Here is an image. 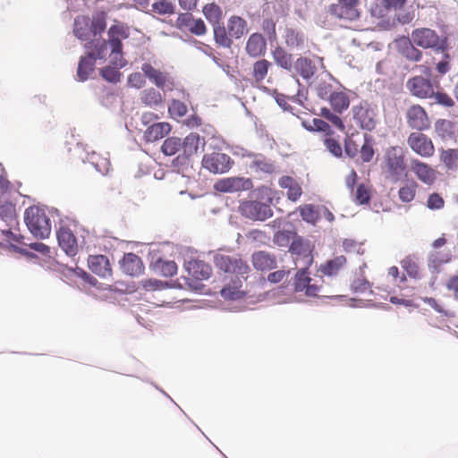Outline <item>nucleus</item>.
<instances>
[{
  "label": "nucleus",
  "mask_w": 458,
  "mask_h": 458,
  "mask_svg": "<svg viewBox=\"0 0 458 458\" xmlns=\"http://www.w3.org/2000/svg\"><path fill=\"white\" fill-rule=\"evenodd\" d=\"M214 26V38L216 43L222 47L230 48L233 45L232 36L223 24L217 23Z\"/></svg>",
  "instance_id": "36"
},
{
  "label": "nucleus",
  "mask_w": 458,
  "mask_h": 458,
  "mask_svg": "<svg viewBox=\"0 0 458 458\" xmlns=\"http://www.w3.org/2000/svg\"><path fill=\"white\" fill-rule=\"evenodd\" d=\"M440 160L447 169L454 170L457 167L458 149H440Z\"/></svg>",
  "instance_id": "41"
},
{
  "label": "nucleus",
  "mask_w": 458,
  "mask_h": 458,
  "mask_svg": "<svg viewBox=\"0 0 458 458\" xmlns=\"http://www.w3.org/2000/svg\"><path fill=\"white\" fill-rule=\"evenodd\" d=\"M334 131L327 132L323 140L326 148L335 157H341L343 155L342 146L338 140L333 138Z\"/></svg>",
  "instance_id": "45"
},
{
  "label": "nucleus",
  "mask_w": 458,
  "mask_h": 458,
  "mask_svg": "<svg viewBox=\"0 0 458 458\" xmlns=\"http://www.w3.org/2000/svg\"><path fill=\"white\" fill-rule=\"evenodd\" d=\"M411 170L418 180L426 185H432L437 180V171L428 164L419 159L411 161Z\"/></svg>",
  "instance_id": "13"
},
{
  "label": "nucleus",
  "mask_w": 458,
  "mask_h": 458,
  "mask_svg": "<svg viewBox=\"0 0 458 458\" xmlns=\"http://www.w3.org/2000/svg\"><path fill=\"white\" fill-rule=\"evenodd\" d=\"M384 163L386 174L394 181L399 180L406 171L404 152L401 147L388 148L384 156Z\"/></svg>",
  "instance_id": "5"
},
{
  "label": "nucleus",
  "mask_w": 458,
  "mask_h": 458,
  "mask_svg": "<svg viewBox=\"0 0 458 458\" xmlns=\"http://www.w3.org/2000/svg\"><path fill=\"white\" fill-rule=\"evenodd\" d=\"M89 163L96 168V170L103 175H106L111 170V162L109 157L103 156L97 152H92L89 156Z\"/></svg>",
  "instance_id": "35"
},
{
  "label": "nucleus",
  "mask_w": 458,
  "mask_h": 458,
  "mask_svg": "<svg viewBox=\"0 0 458 458\" xmlns=\"http://www.w3.org/2000/svg\"><path fill=\"white\" fill-rule=\"evenodd\" d=\"M215 265L220 270L235 275L220 291L221 296L225 300H237L244 296L242 291V280L247 279L250 268L239 256L216 254L214 258Z\"/></svg>",
  "instance_id": "2"
},
{
  "label": "nucleus",
  "mask_w": 458,
  "mask_h": 458,
  "mask_svg": "<svg viewBox=\"0 0 458 458\" xmlns=\"http://www.w3.org/2000/svg\"><path fill=\"white\" fill-rule=\"evenodd\" d=\"M92 36H97L105 31L106 28V15L104 12H98L89 18Z\"/></svg>",
  "instance_id": "40"
},
{
  "label": "nucleus",
  "mask_w": 458,
  "mask_h": 458,
  "mask_svg": "<svg viewBox=\"0 0 458 458\" xmlns=\"http://www.w3.org/2000/svg\"><path fill=\"white\" fill-rule=\"evenodd\" d=\"M89 269L97 276L106 278L112 275L109 259L105 255H92L89 257Z\"/></svg>",
  "instance_id": "18"
},
{
  "label": "nucleus",
  "mask_w": 458,
  "mask_h": 458,
  "mask_svg": "<svg viewBox=\"0 0 458 458\" xmlns=\"http://www.w3.org/2000/svg\"><path fill=\"white\" fill-rule=\"evenodd\" d=\"M0 218L6 223H12L16 220V210L15 206L9 202L5 201L4 203H0Z\"/></svg>",
  "instance_id": "51"
},
{
  "label": "nucleus",
  "mask_w": 458,
  "mask_h": 458,
  "mask_svg": "<svg viewBox=\"0 0 458 458\" xmlns=\"http://www.w3.org/2000/svg\"><path fill=\"white\" fill-rule=\"evenodd\" d=\"M229 34L234 38H241L247 32V22L240 16L233 15L227 21Z\"/></svg>",
  "instance_id": "31"
},
{
  "label": "nucleus",
  "mask_w": 458,
  "mask_h": 458,
  "mask_svg": "<svg viewBox=\"0 0 458 458\" xmlns=\"http://www.w3.org/2000/svg\"><path fill=\"white\" fill-rule=\"evenodd\" d=\"M199 136L195 132H191L187 135L183 140H182V155L185 157H191L195 155L199 147Z\"/></svg>",
  "instance_id": "33"
},
{
  "label": "nucleus",
  "mask_w": 458,
  "mask_h": 458,
  "mask_svg": "<svg viewBox=\"0 0 458 458\" xmlns=\"http://www.w3.org/2000/svg\"><path fill=\"white\" fill-rule=\"evenodd\" d=\"M401 266L411 277L416 278L419 276V266L417 264L416 259L413 257H405L401 261Z\"/></svg>",
  "instance_id": "53"
},
{
  "label": "nucleus",
  "mask_w": 458,
  "mask_h": 458,
  "mask_svg": "<svg viewBox=\"0 0 458 458\" xmlns=\"http://www.w3.org/2000/svg\"><path fill=\"white\" fill-rule=\"evenodd\" d=\"M162 152L165 156H173L182 150V140L177 137H169L162 144Z\"/></svg>",
  "instance_id": "46"
},
{
  "label": "nucleus",
  "mask_w": 458,
  "mask_h": 458,
  "mask_svg": "<svg viewBox=\"0 0 458 458\" xmlns=\"http://www.w3.org/2000/svg\"><path fill=\"white\" fill-rule=\"evenodd\" d=\"M184 17L188 19V23L186 25L189 27V30L192 34L202 36L207 32V27L201 19L194 20L191 14H185Z\"/></svg>",
  "instance_id": "50"
},
{
  "label": "nucleus",
  "mask_w": 458,
  "mask_h": 458,
  "mask_svg": "<svg viewBox=\"0 0 458 458\" xmlns=\"http://www.w3.org/2000/svg\"><path fill=\"white\" fill-rule=\"evenodd\" d=\"M59 246L67 255L74 256L78 250L77 240L73 233L67 227H61L57 233Z\"/></svg>",
  "instance_id": "19"
},
{
  "label": "nucleus",
  "mask_w": 458,
  "mask_h": 458,
  "mask_svg": "<svg viewBox=\"0 0 458 458\" xmlns=\"http://www.w3.org/2000/svg\"><path fill=\"white\" fill-rule=\"evenodd\" d=\"M360 155L364 163L370 162L375 155L374 141L368 134L364 135V142L360 147Z\"/></svg>",
  "instance_id": "43"
},
{
  "label": "nucleus",
  "mask_w": 458,
  "mask_h": 458,
  "mask_svg": "<svg viewBox=\"0 0 458 458\" xmlns=\"http://www.w3.org/2000/svg\"><path fill=\"white\" fill-rule=\"evenodd\" d=\"M170 115L174 118H180L186 114L187 106L180 100H173L168 107Z\"/></svg>",
  "instance_id": "57"
},
{
  "label": "nucleus",
  "mask_w": 458,
  "mask_h": 458,
  "mask_svg": "<svg viewBox=\"0 0 458 458\" xmlns=\"http://www.w3.org/2000/svg\"><path fill=\"white\" fill-rule=\"evenodd\" d=\"M152 11L160 15L173 14L174 6L167 0H158L152 4Z\"/></svg>",
  "instance_id": "54"
},
{
  "label": "nucleus",
  "mask_w": 458,
  "mask_h": 458,
  "mask_svg": "<svg viewBox=\"0 0 458 458\" xmlns=\"http://www.w3.org/2000/svg\"><path fill=\"white\" fill-rule=\"evenodd\" d=\"M402 54L408 60L412 62H419L422 58V52L419 50L411 39L405 41V46L402 50Z\"/></svg>",
  "instance_id": "48"
},
{
  "label": "nucleus",
  "mask_w": 458,
  "mask_h": 458,
  "mask_svg": "<svg viewBox=\"0 0 458 458\" xmlns=\"http://www.w3.org/2000/svg\"><path fill=\"white\" fill-rule=\"evenodd\" d=\"M305 295L308 297H329V295L323 290L322 284L311 282L307 288Z\"/></svg>",
  "instance_id": "62"
},
{
  "label": "nucleus",
  "mask_w": 458,
  "mask_h": 458,
  "mask_svg": "<svg viewBox=\"0 0 458 458\" xmlns=\"http://www.w3.org/2000/svg\"><path fill=\"white\" fill-rule=\"evenodd\" d=\"M73 33L81 40H88L92 36L89 17L81 15L75 18Z\"/></svg>",
  "instance_id": "28"
},
{
  "label": "nucleus",
  "mask_w": 458,
  "mask_h": 458,
  "mask_svg": "<svg viewBox=\"0 0 458 458\" xmlns=\"http://www.w3.org/2000/svg\"><path fill=\"white\" fill-rule=\"evenodd\" d=\"M252 187V182L250 179L242 177H230L220 180L216 184V189L223 192H234L246 191Z\"/></svg>",
  "instance_id": "14"
},
{
  "label": "nucleus",
  "mask_w": 458,
  "mask_h": 458,
  "mask_svg": "<svg viewBox=\"0 0 458 458\" xmlns=\"http://www.w3.org/2000/svg\"><path fill=\"white\" fill-rule=\"evenodd\" d=\"M405 119L408 126L418 131H427L431 126L430 118L420 105L410 106L405 112Z\"/></svg>",
  "instance_id": "7"
},
{
  "label": "nucleus",
  "mask_w": 458,
  "mask_h": 458,
  "mask_svg": "<svg viewBox=\"0 0 458 458\" xmlns=\"http://www.w3.org/2000/svg\"><path fill=\"white\" fill-rule=\"evenodd\" d=\"M458 123L446 119H438L435 123V131L443 141L455 139Z\"/></svg>",
  "instance_id": "21"
},
{
  "label": "nucleus",
  "mask_w": 458,
  "mask_h": 458,
  "mask_svg": "<svg viewBox=\"0 0 458 458\" xmlns=\"http://www.w3.org/2000/svg\"><path fill=\"white\" fill-rule=\"evenodd\" d=\"M352 110L353 119L362 129L371 131L375 128L376 123L369 109L362 106H354Z\"/></svg>",
  "instance_id": "23"
},
{
  "label": "nucleus",
  "mask_w": 458,
  "mask_h": 458,
  "mask_svg": "<svg viewBox=\"0 0 458 458\" xmlns=\"http://www.w3.org/2000/svg\"><path fill=\"white\" fill-rule=\"evenodd\" d=\"M343 249L346 253L364 254L363 244L353 239H344L343 242Z\"/></svg>",
  "instance_id": "56"
},
{
  "label": "nucleus",
  "mask_w": 458,
  "mask_h": 458,
  "mask_svg": "<svg viewBox=\"0 0 458 458\" xmlns=\"http://www.w3.org/2000/svg\"><path fill=\"white\" fill-rule=\"evenodd\" d=\"M202 12L206 19L213 25L221 22L223 11L218 4L215 3L207 4L204 5Z\"/></svg>",
  "instance_id": "39"
},
{
  "label": "nucleus",
  "mask_w": 458,
  "mask_h": 458,
  "mask_svg": "<svg viewBox=\"0 0 458 458\" xmlns=\"http://www.w3.org/2000/svg\"><path fill=\"white\" fill-rule=\"evenodd\" d=\"M351 289L355 293H371V284L364 276L356 278L351 284Z\"/></svg>",
  "instance_id": "55"
},
{
  "label": "nucleus",
  "mask_w": 458,
  "mask_h": 458,
  "mask_svg": "<svg viewBox=\"0 0 458 458\" xmlns=\"http://www.w3.org/2000/svg\"><path fill=\"white\" fill-rule=\"evenodd\" d=\"M272 64L267 59L256 61L251 68L250 76L255 83H261L267 77Z\"/></svg>",
  "instance_id": "29"
},
{
  "label": "nucleus",
  "mask_w": 458,
  "mask_h": 458,
  "mask_svg": "<svg viewBox=\"0 0 458 458\" xmlns=\"http://www.w3.org/2000/svg\"><path fill=\"white\" fill-rule=\"evenodd\" d=\"M445 287L453 293L454 297L458 301V276H452L445 283Z\"/></svg>",
  "instance_id": "64"
},
{
  "label": "nucleus",
  "mask_w": 458,
  "mask_h": 458,
  "mask_svg": "<svg viewBox=\"0 0 458 458\" xmlns=\"http://www.w3.org/2000/svg\"><path fill=\"white\" fill-rule=\"evenodd\" d=\"M170 131L171 125L168 123H156L146 129L143 138L147 142H155L166 136Z\"/></svg>",
  "instance_id": "22"
},
{
  "label": "nucleus",
  "mask_w": 458,
  "mask_h": 458,
  "mask_svg": "<svg viewBox=\"0 0 458 458\" xmlns=\"http://www.w3.org/2000/svg\"><path fill=\"white\" fill-rule=\"evenodd\" d=\"M344 150L348 157H354L359 152V145L351 137H348L344 140Z\"/></svg>",
  "instance_id": "63"
},
{
  "label": "nucleus",
  "mask_w": 458,
  "mask_h": 458,
  "mask_svg": "<svg viewBox=\"0 0 458 458\" xmlns=\"http://www.w3.org/2000/svg\"><path fill=\"white\" fill-rule=\"evenodd\" d=\"M156 268L164 276H173L177 272V265L174 261L159 259L156 262Z\"/></svg>",
  "instance_id": "52"
},
{
  "label": "nucleus",
  "mask_w": 458,
  "mask_h": 458,
  "mask_svg": "<svg viewBox=\"0 0 458 458\" xmlns=\"http://www.w3.org/2000/svg\"><path fill=\"white\" fill-rule=\"evenodd\" d=\"M250 168L257 173H263L271 174L276 172V165L274 162L266 158L265 157H256L250 164Z\"/></svg>",
  "instance_id": "37"
},
{
  "label": "nucleus",
  "mask_w": 458,
  "mask_h": 458,
  "mask_svg": "<svg viewBox=\"0 0 458 458\" xmlns=\"http://www.w3.org/2000/svg\"><path fill=\"white\" fill-rule=\"evenodd\" d=\"M346 258L343 255H340L330 260H327L324 264H321L319 267V271L324 276H336L346 266Z\"/></svg>",
  "instance_id": "27"
},
{
  "label": "nucleus",
  "mask_w": 458,
  "mask_h": 458,
  "mask_svg": "<svg viewBox=\"0 0 458 458\" xmlns=\"http://www.w3.org/2000/svg\"><path fill=\"white\" fill-rule=\"evenodd\" d=\"M279 185L283 189H287L286 195L293 201H296L302 193L300 184L291 176L281 177Z\"/></svg>",
  "instance_id": "30"
},
{
  "label": "nucleus",
  "mask_w": 458,
  "mask_h": 458,
  "mask_svg": "<svg viewBox=\"0 0 458 458\" xmlns=\"http://www.w3.org/2000/svg\"><path fill=\"white\" fill-rule=\"evenodd\" d=\"M284 40L285 46L290 50H301L304 48L307 38L302 31L293 28H286L284 34Z\"/></svg>",
  "instance_id": "20"
},
{
  "label": "nucleus",
  "mask_w": 458,
  "mask_h": 458,
  "mask_svg": "<svg viewBox=\"0 0 458 458\" xmlns=\"http://www.w3.org/2000/svg\"><path fill=\"white\" fill-rule=\"evenodd\" d=\"M410 93L418 98H431L435 95L434 86L429 79L422 76H414L406 82Z\"/></svg>",
  "instance_id": "10"
},
{
  "label": "nucleus",
  "mask_w": 458,
  "mask_h": 458,
  "mask_svg": "<svg viewBox=\"0 0 458 458\" xmlns=\"http://www.w3.org/2000/svg\"><path fill=\"white\" fill-rule=\"evenodd\" d=\"M24 221L30 232L41 239L47 238L51 233V222L46 211L38 207L30 206L24 212Z\"/></svg>",
  "instance_id": "4"
},
{
  "label": "nucleus",
  "mask_w": 458,
  "mask_h": 458,
  "mask_svg": "<svg viewBox=\"0 0 458 458\" xmlns=\"http://www.w3.org/2000/svg\"><path fill=\"white\" fill-rule=\"evenodd\" d=\"M272 56L276 64L287 71H292L293 68V55L289 54L284 48L277 47L272 51Z\"/></svg>",
  "instance_id": "34"
},
{
  "label": "nucleus",
  "mask_w": 458,
  "mask_h": 458,
  "mask_svg": "<svg viewBox=\"0 0 458 458\" xmlns=\"http://www.w3.org/2000/svg\"><path fill=\"white\" fill-rule=\"evenodd\" d=\"M294 238H296V233L293 230H281L275 234L274 242L279 246L287 247Z\"/></svg>",
  "instance_id": "49"
},
{
  "label": "nucleus",
  "mask_w": 458,
  "mask_h": 458,
  "mask_svg": "<svg viewBox=\"0 0 458 458\" xmlns=\"http://www.w3.org/2000/svg\"><path fill=\"white\" fill-rule=\"evenodd\" d=\"M445 206V200L442 196L437 192L429 194L427 199V207L429 209H441Z\"/></svg>",
  "instance_id": "61"
},
{
  "label": "nucleus",
  "mask_w": 458,
  "mask_h": 458,
  "mask_svg": "<svg viewBox=\"0 0 458 458\" xmlns=\"http://www.w3.org/2000/svg\"><path fill=\"white\" fill-rule=\"evenodd\" d=\"M370 199V191L365 184H360L356 190L355 200L359 204L369 203Z\"/></svg>",
  "instance_id": "60"
},
{
  "label": "nucleus",
  "mask_w": 458,
  "mask_h": 458,
  "mask_svg": "<svg viewBox=\"0 0 458 458\" xmlns=\"http://www.w3.org/2000/svg\"><path fill=\"white\" fill-rule=\"evenodd\" d=\"M312 282V279L309 276V273L307 269H301L298 271L295 275L294 279V290L297 293H304L307 292V288L310 283Z\"/></svg>",
  "instance_id": "44"
},
{
  "label": "nucleus",
  "mask_w": 458,
  "mask_h": 458,
  "mask_svg": "<svg viewBox=\"0 0 458 458\" xmlns=\"http://www.w3.org/2000/svg\"><path fill=\"white\" fill-rule=\"evenodd\" d=\"M317 60L322 61L318 57L311 59L307 56H300L294 62L293 69L302 79L310 80L318 72Z\"/></svg>",
  "instance_id": "16"
},
{
  "label": "nucleus",
  "mask_w": 458,
  "mask_h": 458,
  "mask_svg": "<svg viewBox=\"0 0 458 458\" xmlns=\"http://www.w3.org/2000/svg\"><path fill=\"white\" fill-rule=\"evenodd\" d=\"M452 256L450 253H441L434 251L430 253L428 258V267L435 271H438L440 267L450 262Z\"/></svg>",
  "instance_id": "42"
},
{
  "label": "nucleus",
  "mask_w": 458,
  "mask_h": 458,
  "mask_svg": "<svg viewBox=\"0 0 458 458\" xmlns=\"http://www.w3.org/2000/svg\"><path fill=\"white\" fill-rule=\"evenodd\" d=\"M357 4L358 0H338L330 5L329 13L338 19L353 21L359 17Z\"/></svg>",
  "instance_id": "11"
},
{
  "label": "nucleus",
  "mask_w": 458,
  "mask_h": 458,
  "mask_svg": "<svg viewBox=\"0 0 458 458\" xmlns=\"http://www.w3.org/2000/svg\"><path fill=\"white\" fill-rule=\"evenodd\" d=\"M232 163L228 155L220 152L206 154L202 159L203 167L213 174L227 172L231 168Z\"/></svg>",
  "instance_id": "8"
},
{
  "label": "nucleus",
  "mask_w": 458,
  "mask_h": 458,
  "mask_svg": "<svg viewBox=\"0 0 458 458\" xmlns=\"http://www.w3.org/2000/svg\"><path fill=\"white\" fill-rule=\"evenodd\" d=\"M300 214L303 220L308 223L315 224L318 219V212L312 205H304L300 208Z\"/></svg>",
  "instance_id": "58"
},
{
  "label": "nucleus",
  "mask_w": 458,
  "mask_h": 458,
  "mask_svg": "<svg viewBox=\"0 0 458 458\" xmlns=\"http://www.w3.org/2000/svg\"><path fill=\"white\" fill-rule=\"evenodd\" d=\"M274 191L266 186L256 191V199H245L239 206L241 215L252 221H265L271 217L273 211L270 205L273 201Z\"/></svg>",
  "instance_id": "3"
},
{
  "label": "nucleus",
  "mask_w": 458,
  "mask_h": 458,
  "mask_svg": "<svg viewBox=\"0 0 458 458\" xmlns=\"http://www.w3.org/2000/svg\"><path fill=\"white\" fill-rule=\"evenodd\" d=\"M329 88V86L319 88L318 95L321 98L327 97L333 110L336 113L341 114L349 107V97L346 93L343 91L330 92Z\"/></svg>",
  "instance_id": "12"
},
{
  "label": "nucleus",
  "mask_w": 458,
  "mask_h": 458,
  "mask_svg": "<svg viewBox=\"0 0 458 458\" xmlns=\"http://www.w3.org/2000/svg\"><path fill=\"white\" fill-rule=\"evenodd\" d=\"M407 144L418 156L425 158L435 155V146L432 140L421 131H414L409 134Z\"/></svg>",
  "instance_id": "6"
},
{
  "label": "nucleus",
  "mask_w": 458,
  "mask_h": 458,
  "mask_svg": "<svg viewBox=\"0 0 458 458\" xmlns=\"http://www.w3.org/2000/svg\"><path fill=\"white\" fill-rule=\"evenodd\" d=\"M143 74L148 77L157 88L163 89L168 81L167 74L156 69L149 63H144L141 65Z\"/></svg>",
  "instance_id": "25"
},
{
  "label": "nucleus",
  "mask_w": 458,
  "mask_h": 458,
  "mask_svg": "<svg viewBox=\"0 0 458 458\" xmlns=\"http://www.w3.org/2000/svg\"><path fill=\"white\" fill-rule=\"evenodd\" d=\"M108 40L96 38L85 44L87 55L98 59H105L107 54L108 46L111 47L110 62L115 67L123 68L126 61L123 56L122 40L129 37V28L123 23L113 24L107 31Z\"/></svg>",
  "instance_id": "1"
},
{
  "label": "nucleus",
  "mask_w": 458,
  "mask_h": 458,
  "mask_svg": "<svg viewBox=\"0 0 458 458\" xmlns=\"http://www.w3.org/2000/svg\"><path fill=\"white\" fill-rule=\"evenodd\" d=\"M140 98L141 103L150 107L157 106L163 103L161 93L153 88L141 91Z\"/></svg>",
  "instance_id": "38"
},
{
  "label": "nucleus",
  "mask_w": 458,
  "mask_h": 458,
  "mask_svg": "<svg viewBox=\"0 0 458 458\" xmlns=\"http://www.w3.org/2000/svg\"><path fill=\"white\" fill-rule=\"evenodd\" d=\"M252 264L258 270H270L276 267V258L266 251H258L252 255Z\"/></svg>",
  "instance_id": "26"
},
{
  "label": "nucleus",
  "mask_w": 458,
  "mask_h": 458,
  "mask_svg": "<svg viewBox=\"0 0 458 458\" xmlns=\"http://www.w3.org/2000/svg\"><path fill=\"white\" fill-rule=\"evenodd\" d=\"M411 42L423 49H433L439 46L440 38L437 33L429 28L416 29L411 35Z\"/></svg>",
  "instance_id": "9"
},
{
  "label": "nucleus",
  "mask_w": 458,
  "mask_h": 458,
  "mask_svg": "<svg viewBox=\"0 0 458 458\" xmlns=\"http://www.w3.org/2000/svg\"><path fill=\"white\" fill-rule=\"evenodd\" d=\"M189 275L197 280L208 279L212 272L211 267L201 260H192L187 265Z\"/></svg>",
  "instance_id": "24"
},
{
  "label": "nucleus",
  "mask_w": 458,
  "mask_h": 458,
  "mask_svg": "<svg viewBox=\"0 0 458 458\" xmlns=\"http://www.w3.org/2000/svg\"><path fill=\"white\" fill-rule=\"evenodd\" d=\"M101 76L107 81L116 83L120 81L121 72L114 67L106 66L100 70Z\"/></svg>",
  "instance_id": "59"
},
{
  "label": "nucleus",
  "mask_w": 458,
  "mask_h": 458,
  "mask_svg": "<svg viewBox=\"0 0 458 458\" xmlns=\"http://www.w3.org/2000/svg\"><path fill=\"white\" fill-rule=\"evenodd\" d=\"M417 188L418 184L414 181L406 183L404 186L401 187L398 191L399 199L403 202L412 201L415 198Z\"/></svg>",
  "instance_id": "47"
},
{
  "label": "nucleus",
  "mask_w": 458,
  "mask_h": 458,
  "mask_svg": "<svg viewBox=\"0 0 458 458\" xmlns=\"http://www.w3.org/2000/svg\"><path fill=\"white\" fill-rule=\"evenodd\" d=\"M245 51L252 58L263 56L267 52V41L262 34H251L246 42Z\"/></svg>",
  "instance_id": "17"
},
{
  "label": "nucleus",
  "mask_w": 458,
  "mask_h": 458,
  "mask_svg": "<svg viewBox=\"0 0 458 458\" xmlns=\"http://www.w3.org/2000/svg\"><path fill=\"white\" fill-rule=\"evenodd\" d=\"M96 65V60L86 54L81 56L78 64L77 76L81 81H85L93 72Z\"/></svg>",
  "instance_id": "32"
},
{
  "label": "nucleus",
  "mask_w": 458,
  "mask_h": 458,
  "mask_svg": "<svg viewBox=\"0 0 458 458\" xmlns=\"http://www.w3.org/2000/svg\"><path fill=\"white\" fill-rule=\"evenodd\" d=\"M120 267L123 273L131 276H138L144 271L141 259L134 253H125L120 261Z\"/></svg>",
  "instance_id": "15"
}]
</instances>
